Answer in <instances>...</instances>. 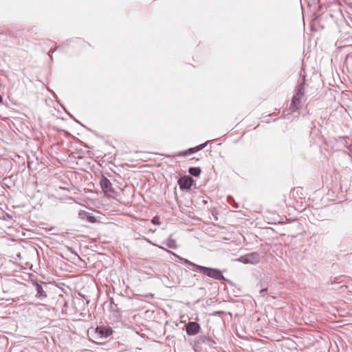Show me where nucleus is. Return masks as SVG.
I'll list each match as a JSON object with an SVG mask.
<instances>
[{"label": "nucleus", "mask_w": 352, "mask_h": 352, "mask_svg": "<svg viewBox=\"0 0 352 352\" xmlns=\"http://www.w3.org/2000/svg\"><path fill=\"white\" fill-rule=\"evenodd\" d=\"M305 89V82H301L296 86L290 104L287 108V113L284 116L285 118L293 120L299 116V111L307 100Z\"/></svg>", "instance_id": "f257e3e1"}, {"label": "nucleus", "mask_w": 352, "mask_h": 352, "mask_svg": "<svg viewBox=\"0 0 352 352\" xmlns=\"http://www.w3.org/2000/svg\"><path fill=\"white\" fill-rule=\"evenodd\" d=\"M195 272L201 273L206 276L217 280H225L226 278L222 272L217 268L205 267L202 265L197 266V270H192Z\"/></svg>", "instance_id": "f03ea898"}, {"label": "nucleus", "mask_w": 352, "mask_h": 352, "mask_svg": "<svg viewBox=\"0 0 352 352\" xmlns=\"http://www.w3.org/2000/svg\"><path fill=\"white\" fill-rule=\"evenodd\" d=\"M236 261L243 264L256 265L260 262L261 256L258 252H253L240 256Z\"/></svg>", "instance_id": "7ed1b4c3"}, {"label": "nucleus", "mask_w": 352, "mask_h": 352, "mask_svg": "<svg viewBox=\"0 0 352 352\" xmlns=\"http://www.w3.org/2000/svg\"><path fill=\"white\" fill-rule=\"evenodd\" d=\"M96 333L100 336V338L106 339L112 335L113 330L110 327L100 325L96 328Z\"/></svg>", "instance_id": "20e7f679"}, {"label": "nucleus", "mask_w": 352, "mask_h": 352, "mask_svg": "<svg viewBox=\"0 0 352 352\" xmlns=\"http://www.w3.org/2000/svg\"><path fill=\"white\" fill-rule=\"evenodd\" d=\"M100 184L102 190L104 193L111 192L113 193L115 192L114 188L112 186L111 182L109 179H107L105 176L102 175L100 179Z\"/></svg>", "instance_id": "39448f33"}, {"label": "nucleus", "mask_w": 352, "mask_h": 352, "mask_svg": "<svg viewBox=\"0 0 352 352\" xmlns=\"http://www.w3.org/2000/svg\"><path fill=\"white\" fill-rule=\"evenodd\" d=\"M201 329L199 324L196 322H189L186 324V333L188 336L197 335Z\"/></svg>", "instance_id": "423d86ee"}, {"label": "nucleus", "mask_w": 352, "mask_h": 352, "mask_svg": "<svg viewBox=\"0 0 352 352\" xmlns=\"http://www.w3.org/2000/svg\"><path fill=\"white\" fill-rule=\"evenodd\" d=\"M207 144H208V142H206L205 143L199 144L195 147L190 148L186 151H180L177 154V155L181 156V155H186L188 154H192L194 153H196L199 151L204 149L206 146Z\"/></svg>", "instance_id": "0eeeda50"}, {"label": "nucleus", "mask_w": 352, "mask_h": 352, "mask_svg": "<svg viewBox=\"0 0 352 352\" xmlns=\"http://www.w3.org/2000/svg\"><path fill=\"white\" fill-rule=\"evenodd\" d=\"M192 179L189 176L179 178L178 184L181 189L188 190L190 188Z\"/></svg>", "instance_id": "6e6552de"}, {"label": "nucleus", "mask_w": 352, "mask_h": 352, "mask_svg": "<svg viewBox=\"0 0 352 352\" xmlns=\"http://www.w3.org/2000/svg\"><path fill=\"white\" fill-rule=\"evenodd\" d=\"M195 342L197 344H201V343L205 344L209 346L210 347H213L214 345L216 344V342L212 338H210V337L206 336H199L197 338Z\"/></svg>", "instance_id": "1a4fd4ad"}, {"label": "nucleus", "mask_w": 352, "mask_h": 352, "mask_svg": "<svg viewBox=\"0 0 352 352\" xmlns=\"http://www.w3.org/2000/svg\"><path fill=\"white\" fill-rule=\"evenodd\" d=\"M36 291V297L40 300H43L47 297L45 292L43 290L42 285L38 283H34Z\"/></svg>", "instance_id": "9d476101"}, {"label": "nucleus", "mask_w": 352, "mask_h": 352, "mask_svg": "<svg viewBox=\"0 0 352 352\" xmlns=\"http://www.w3.org/2000/svg\"><path fill=\"white\" fill-rule=\"evenodd\" d=\"M173 254L175 256H176L182 263L188 264L189 265L193 267H194L193 270H197V266H199V265L194 263L186 258H182V257L175 254V253H173Z\"/></svg>", "instance_id": "9b49d317"}, {"label": "nucleus", "mask_w": 352, "mask_h": 352, "mask_svg": "<svg viewBox=\"0 0 352 352\" xmlns=\"http://www.w3.org/2000/svg\"><path fill=\"white\" fill-rule=\"evenodd\" d=\"M164 244L170 249L175 250L177 248V245L176 243V241L171 238V236H169V238L167 239L166 242H164Z\"/></svg>", "instance_id": "f8f14e48"}, {"label": "nucleus", "mask_w": 352, "mask_h": 352, "mask_svg": "<svg viewBox=\"0 0 352 352\" xmlns=\"http://www.w3.org/2000/svg\"><path fill=\"white\" fill-rule=\"evenodd\" d=\"M201 168L199 167H190L188 169V173L193 177H199L201 173Z\"/></svg>", "instance_id": "ddd939ff"}, {"label": "nucleus", "mask_w": 352, "mask_h": 352, "mask_svg": "<svg viewBox=\"0 0 352 352\" xmlns=\"http://www.w3.org/2000/svg\"><path fill=\"white\" fill-rule=\"evenodd\" d=\"M85 218H86V220L89 223H96V218L91 215L89 213H85Z\"/></svg>", "instance_id": "4468645a"}, {"label": "nucleus", "mask_w": 352, "mask_h": 352, "mask_svg": "<svg viewBox=\"0 0 352 352\" xmlns=\"http://www.w3.org/2000/svg\"><path fill=\"white\" fill-rule=\"evenodd\" d=\"M227 200H228V203L230 205L232 206L234 208H239L238 204L235 201V200L234 199V198L232 197L228 196L227 198Z\"/></svg>", "instance_id": "2eb2a0df"}, {"label": "nucleus", "mask_w": 352, "mask_h": 352, "mask_svg": "<svg viewBox=\"0 0 352 352\" xmlns=\"http://www.w3.org/2000/svg\"><path fill=\"white\" fill-rule=\"evenodd\" d=\"M151 222H152L153 224H155V225H160V221L159 217H154L151 219Z\"/></svg>", "instance_id": "dca6fc26"}, {"label": "nucleus", "mask_w": 352, "mask_h": 352, "mask_svg": "<svg viewBox=\"0 0 352 352\" xmlns=\"http://www.w3.org/2000/svg\"><path fill=\"white\" fill-rule=\"evenodd\" d=\"M266 291H267V288H264V289H261L260 292L263 293V292H265Z\"/></svg>", "instance_id": "f3484780"}, {"label": "nucleus", "mask_w": 352, "mask_h": 352, "mask_svg": "<svg viewBox=\"0 0 352 352\" xmlns=\"http://www.w3.org/2000/svg\"><path fill=\"white\" fill-rule=\"evenodd\" d=\"M346 58H352V54H348V55L346 56Z\"/></svg>", "instance_id": "a211bd4d"}]
</instances>
